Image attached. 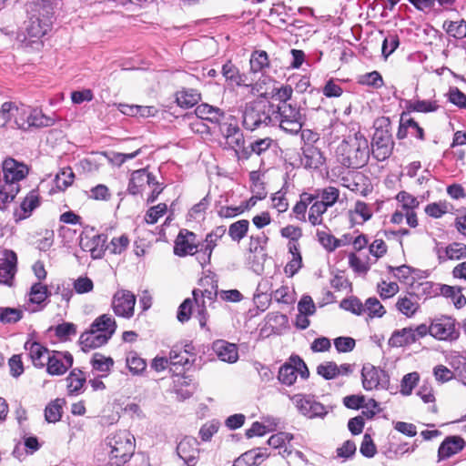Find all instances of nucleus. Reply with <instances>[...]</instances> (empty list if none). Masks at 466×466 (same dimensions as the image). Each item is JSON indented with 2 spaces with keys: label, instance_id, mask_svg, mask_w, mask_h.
I'll use <instances>...</instances> for the list:
<instances>
[{
  "label": "nucleus",
  "instance_id": "nucleus-40",
  "mask_svg": "<svg viewBox=\"0 0 466 466\" xmlns=\"http://www.w3.org/2000/svg\"><path fill=\"white\" fill-rule=\"evenodd\" d=\"M63 402V400L56 399L46 406L45 417L48 422H56L61 419Z\"/></svg>",
  "mask_w": 466,
  "mask_h": 466
},
{
  "label": "nucleus",
  "instance_id": "nucleus-57",
  "mask_svg": "<svg viewBox=\"0 0 466 466\" xmlns=\"http://www.w3.org/2000/svg\"><path fill=\"white\" fill-rule=\"evenodd\" d=\"M455 377L466 385V358L457 357L451 362Z\"/></svg>",
  "mask_w": 466,
  "mask_h": 466
},
{
  "label": "nucleus",
  "instance_id": "nucleus-32",
  "mask_svg": "<svg viewBox=\"0 0 466 466\" xmlns=\"http://www.w3.org/2000/svg\"><path fill=\"white\" fill-rule=\"evenodd\" d=\"M20 190V186H10L3 182L0 185V209H6L8 205L14 201Z\"/></svg>",
  "mask_w": 466,
  "mask_h": 466
},
{
  "label": "nucleus",
  "instance_id": "nucleus-64",
  "mask_svg": "<svg viewBox=\"0 0 466 466\" xmlns=\"http://www.w3.org/2000/svg\"><path fill=\"white\" fill-rule=\"evenodd\" d=\"M349 263L351 268L358 273H366L370 269V264L354 253L349 255Z\"/></svg>",
  "mask_w": 466,
  "mask_h": 466
},
{
  "label": "nucleus",
  "instance_id": "nucleus-19",
  "mask_svg": "<svg viewBox=\"0 0 466 466\" xmlns=\"http://www.w3.org/2000/svg\"><path fill=\"white\" fill-rule=\"evenodd\" d=\"M198 441L193 437H185L177 447V455L189 466L195 464L199 450Z\"/></svg>",
  "mask_w": 466,
  "mask_h": 466
},
{
  "label": "nucleus",
  "instance_id": "nucleus-59",
  "mask_svg": "<svg viewBox=\"0 0 466 466\" xmlns=\"http://www.w3.org/2000/svg\"><path fill=\"white\" fill-rule=\"evenodd\" d=\"M418 380L419 374L417 372H410L406 374L401 380L400 392L403 395H410L413 388L416 386Z\"/></svg>",
  "mask_w": 466,
  "mask_h": 466
},
{
  "label": "nucleus",
  "instance_id": "nucleus-8",
  "mask_svg": "<svg viewBox=\"0 0 466 466\" xmlns=\"http://www.w3.org/2000/svg\"><path fill=\"white\" fill-rule=\"evenodd\" d=\"M136 296L129 290H117L112 299V309L114 313L121 318L130 319L134 316Z\"/></svg>",
  "mask_w": 466,
  "mask_h": 466
},
{
  "label": "nucleus",
  "instance_id": "nucleus-15",
  "mask_svg": "<svg viewBox=\"0 0 466 466\" xmlns=\"http://www.w3.org/2000/svg\"><path fill=\"white\" fill-rule=\"evenodd\" d=\"M362 385L366 390L377 389L379 386H384L388 382V377L384 370L372 365H365L361 371Z\"/></svg>",
  "mask_w": 466,
  "mask_h": 466
},
{
  "label": "nucleus",
  "instance_id": "nucleus-11",
  "mask_svg": "<svg viewBox=\"0 0 466 466\" xmlns=\"http://www.w3.org/2000/svg\"><path fill=\"white\" fill-rule=\"evenodd\" d=\"M372 155L379 161L388 158L391 153V137L388 130L376 128L372 137Z\"/></svg>",
  "mask_w": 466,
  "mask_h": 466
},
{
  "label": "nucleus",
  "instance_id": "nucleus-26",
  "mask_svg": "<svg viewBox=\"0 0 466 466\" xmlns=\"http://www.w3.org/2000/svg\"><path fill=\"white\" fill-rule=\"evenodd\" d=\"M324 157L321 151L312 145L302 147L301 165L305 168L317 169L322 166Z\"/></svg>",
  "mask_w": 466,
  "mask_h": 466
},
{
  "label": "nucleus",
  "instance_id": "nucleus-27",
  "mask_svg": "<svg viewBox=\"0 0 466 466\" xmlns=\"http://www.w3.org/2000/svg\"><path fill=\"white\" fill-rule=\"evenodd\" d=\"M195 112L198 117L213 123H220L225 116L224 112L220 108L208 104L198 106Z\"/></svg>",
  "mask_w": 466,
  "mask_h": 466
},
{
  "label": "nucleus",
  "instance_id": "nucleus-28",
  "mask_svg": "<svg viewBox=\"0 0 466 466\" xmlns=\"http://www.w3.org/2000/svg\"><path fill=\"white\" fill-rule=\"evenodd\" d=\"M415 342L412 328H403L395 330L389 339V345L391 347H404Z\"/></svg>",
  "mask_w": 466,
  "mask_h": 466
},
{
  "label": "nucleus",
  "instance_id": "nucleus-42",
  "mask_svg": "<svg viewBox=\"0 0 466 466\" xmlns=\"http://www.w3.org/2000/svg\"><path fill=\"white\" fill-rule=\"evenodd\" d=\"M126 362L130 372H132L134 375L141 373L147 367L146 361L136 352H129L127 355Z\"/></svg>",
  "mask_w": 466,
  "mask_h": 466
},
{
  "label": "nucleus",
  "instance_id": "nucleus-37",
  "mask_svg": "<svg viewBox=\"0 0 466 466\" xmlns=\"http://www.w3.org/2000/svg\"><path fill=\"white\" fill-rule=\"evenodd\" d=\"M249 222L247 219H240L232 223L228 228V236L234 241H240L248 233Z\"/></svg>",
  "mask_w": 466,
  "mask_h": 466
},
{
  "label": "nucleus",
  "instance_id": "nucleus-58",
  "mask_svg": "<svg viewBox=\"0 0 466 466\" xmlns=\"http://www.w3.org/2000/svg\"><path fill=\"white\" fill-rule=\"evenodd\" d=\"M317 237L319 243L326 248L328 251H333L338 248V240L333 235L326 231H317Z\"/></svg>",
  "mask_w": 466,
  "mask_h": 466
},
{
  "label": "nucleus",
  "instance_id": "nucleus-20",
  "mask_svg": "<svg viewBox=\"0 0 466 466\" xmlns=\"http://www.w3.org/2000/svg\"><path fill=\"white\" fill-rule=\"evenodd\" d=\"M98 331L99 329L96 330L91 327L89 330L81 334L79 340L84 351H89L93 349L99 348L108 341L110 339V332L107 331L104 335Z\"/></svg>",
  "mask_w": 466,
  "mask_h": 466
},
{
  "label": "nucleus",
  "instance_id": "nucleus-52",
  "mask_svg": "<svg viewBox=\"0 0 466 466\" xmlns=\"http://www.w3.org/2000/svg\"><path fill=\"white\" fill-rule=\"evenodd\" d=\"M91 364L94 370L101 372H107L113 366L114 361L109 357H105L104 355L96 353L91 360Z\"/></svg>",
  "mask_w": 466,
  "mask_h": 466
},
{
  "label": "nucleus",
  "instance_id": "nucleus-7",
  "mask_svg": "<svg viewBox=\"0 0 466 466\" xmlns=\"http://www.w3.org/2000/svg\"><path fill=\"white\" fill-rule=\"evenodd\" d=\"M299 374L302 379H307L309 372L305 362L297 357L291 358L289 363H285L279 368L278 378L282 384L291 386Z\"/></svg>",
  "mask_w": 466,
  "mask_h": 466
},
{
  "label": "nucleus",
  "instance_id": "nucleus-53",
  "mask_svg": "<svg viewBox=\"0 0 466 466\" xmlns=\"http://www.w3.org/2000/svg\"><path fill=\"white\" fill-rule=\"evenodd\" d=\"M167 210V206L165 203H159L157 206L151 207L145 215V221L147 224H155Z\"/></svg>",
  "mask_w": 466,
  "mask_h": 466
},
{
  "label": "nucleus",
  "instance_id": "nucleus-12",
  "mask_svg": "<svg viewBox=\"0 0 466 466\" xmlns=\"http://www.w3.org/2000/svg\"><path fill=\"white\" fill-rule=\"evenodd\" d=\"M73 365V356L67 351H52L46 363V371L52 376L65 374Z\"/></svg>",
  "mask_w": 466,
  "mask_h": 466
},
{
  "label": "nucleus",
  "instance_id": "nucleus-21",
  "mask_svg": "<svg viewBox=\"0 0 466 466\" xmlns=\"http://www.w3.org/2000/svg\"><path fill=\"white\" fill-rule=\"evenodd\" d=\"M465 446L466 441L461 437L457 435L448 436L443 440L439 447V459H448L461 451Z\"/></svg>",
  "mask_w": 466,
  "mask_h": 466
},
{
  "label": "nucleus",
  "instance_id": "nucleus-62",
  "mask_svg": "<svg viewBox=\"0 0 466 466\" xmlns=\"http://www.w3.org/2000/svg\"><path fill=\"white\" fill-rule=\"evenodd\" d=\"M340 307L349 310L356 315L363 314L364 304L357 298H350L343 299L340 303Z\"/></svg>",
  "mask_w": 466,
  "mask_h": 466
},
{
  "label": "nucleus",
  "instance_id": "nucleus-54",
  "mask_svg": "<svg viewBox=\"0 0 466 466\" xmlns=\"http://www.w3.org/2000/svg\"><path fill=\"white\" fill-rule=\"evenodd\" d=\"M377 289L380 298L386 299L395 296L399 292L400 288L396 282H387L383 280L378 284Z\"/></svg>",
  "mask_w": 466,
  "mask_h": 466
},
{
  "label": "nucleus",
  "instance_id": "nucleus-33",
  "mask_svg": "<svg viewBox=\"0 0 466 466\" xmlns=\"http://www.w3.org/2000/svg\"><path fill=\"white\" fill-rule=\"evenodd\" d=\"M93 329H99V333L106 334L107 331L110 332V338L115 333L116 329V324L115 319L109 315L104 314L96 319V320L91 325Z\"/></svg>",
  "mask_w": 466,
  "mask_h": 466
},
{
  "label": "nucleus",
  "instance_id": "nucleus-6",
  "mask_svg": "<svg viewBox=\"0 0 466 466\" xmlns=\"http://www.w3.org/2000/svg\"><path fill=\"white\" fill-rule=\"evenodd\" d=\"M456 321L451 317L442 315L431 320V336L439 340L452 341L459 338Z\"/></svg>",
  "mask_w": 466,
  "mask_h": 466
},
{
  "label": "nucleus",
  "instance_id": "nucleus-47",
  "mask_svg": "<svg viewBox=\"0 0 466 466\" xmlns=\"http://www.w3.org/2000/svg\"><path fill=\"white\" fill-rule=\"evenodd\" d=\"M222 75L226 80L230 81L232 84L239 86L243 82V76L239 74L238 67L230 61L223 66Z\"/></svg>",
  "mask_w": 466,
  "mask_h": 466
},
{
  "label": "nucleus",
  "instance_id": "nucleus-51",
  "mask_svg": "<svg viewBox=\"0 0 466 466\" xmlns=\"http://www.w3.org/2000/svg\"><path fill=\"white\" fill-rule=\"evenodd\" d=\"M396 199L400 202L403 211L414 210L419 207V200L414 196L406 191H400Z\"/></svg>",
  "mask_w": 466,
  "mask_h": 466
},
{
  "label": "nucleus",
  "instance_id": "nucleus-44",
  "mask_svg": "<svg viewBox=\"0 0 466 466\" xmlns=\"http://www.w3.org/2000/svg\"><path fill=\"white\" fill-rule=\"evenodd\" d=\"M169 361L172 366L186 367L191 365L189 351L185 349L184 350H171L169 353Z\"/></svg>",
  "mask_w": 466,
  "mask_h": 466
},
{
  "label": "nucleus",
  "instance_id": "nucleus-5",
  "mask_svg": "<svg viewBox=\"0 0 466 466\" xmlns=\"http://www.w3.org/2000/svg\"><path fill=\"white\" fill-rule=\"evenodd\" d=\"M273 113L272 103L266 100H256L246 104L242 115L243 127L253 131L260 126L271 125Z\"/></svg>",
  "mask_w": 466,
  "mask_h": 466
},
{
  "label": "nucleus",
  "instance_id": "nucleus-60",
  "mask_svg": "<svg viewBox=\"0 0 466 466\" xmlns=\"http://www.w3.org/2000/svg\"><path fill=\"white\" fill-rule=\"evenodd\" d=\"M445 253L449 259H460L466 257V245L461 243H452L446 248Z\"/></svg>",
  "mask_w": 466,
  "mask_h": 466
},
{
  "label": "nucleus",
  "instance_id": "nucleus-10",
  "mask_svg": "<svg viewBox=\"0 0 466 466\" xmlns=\"http://www.w3.org/2000/svg\"><path fill=\"white\" fill-rule=\"evenodd\" d=\"M106 236L95 234L91 231H85L80 236L79 246L84 251L90 253L95 259L101 258L106 250Z\"/></svg>",
  "mask_w": 466,
  "mask_h": 466
},
{
  "label": "nucleus",
  "instance_id": "nucleus-25",
  "mask_svg": "<svg viewBox=\"0 0 466 466\" xmlns=\"http://www.w3.org/2000/svg\"><path fill=\"white\" fill-rule=\"evenodd\" d=\"M212 350L222 361L234 363L238 359L237 346L226 340L218 339L215 341L212 345Z\"/></svg>",
  "mask_w": 466,
  "mask_h": 466
},
{
  "label": "nucleus",
  "instance_id": "nucleus-23",
  "mask_svg": "<svg viewBox=\"0 0 466 466\" xmlns=\"http://www.w3.org/2000/svg\"><path fill=\"white\" fill-rule=\"evenodd\" d=\"M395 308L400 313L410 319L416 315L420 306L419 299L415 294L407 293L397 299Z\"/></svg>",
  "mask_w": 466,
  "mask_h": 466
},
{
  "label": "nucleus",
  "instance_id": "nucleus-4",
  "mask_svg": "<svg viewBox=\"0 0 466 466\" xmlns=\"http://www.w3.org/2000/svg\"><path fill=\"white\" fill-rule=\"evenodd\" d=\"M107 445L110 448V462L116 466H121L128 461L136 448L134 436L127 431H118L109 437Z\"/></svg>",
  "mask_w": 466,
  "mask_h": 466
},
{
  "label": "nucleus",
  "instance_id": "nucleus-22",
  "mask_svg": "<svg viewBox=\"0 0 466 466\" xmlns=\"http://www.w3.org/2000/svg\"><path fill=\"white\" fill-rule=\"evenodd\" d=\"M25 350L28 351L34 366L37 368L45 367L52 353L42 344L30 340L25 343Z\"/></svg>",
  "mask_w": 466,
  "mask_h": 466
},
{
  "label": "nucleus",
  "instance_id": "nucleus-49",
  "mask_svg": "<svg viewBox=\"0 0 466 466\" xmlns=\"http://www.w3.org/2000/svg\"><path fill=\"white\" fill-rule=\"evenodd\" d=\"M75 174L71 167L63 168L56 177V187L64 190L74 182Z\"/></svg>",
  "mask_w": 466,
  "mask_h": 466
},
{
  "label": "nucleus",
  "instance_id": "nucleus-29",
  "mask_svg": "<svg viewBox=\"0 0 466 466\" xmlns=\"http://www.w3.org/2000/svg\"><path fill=\"white\" fill-rule=\"evenodd\" d=\"M86 376L83 371L78 369L71 370L66 378V387L70 395L79 394L86 383Z\"/></svg>",
  "mask_w": 466,
  "mask_h": 466
},
{
  "label": "nucleus",
  "instance_id": "nucleus-9",
  "mask_svg": "<svg viewBox=\"0 0 466 466\" xmlns=\"http://www.w3.org/2000/svg\"><path fill=\"white\" fill-rule=\"evenodd\" d=\"M4 183L12 186H20L19 182L26 177L29 173L28 167L12 157H7L2 162Z\"/></svg>",
  "mask_w": 466,
  "mask_h": 466
},
{
  "label": "nucleus",
  "instance_id": "nucleus-31",
  "mask_svg": "<svg viewBox=\"0 0 466 466\" xmlns=\"http://www.w3.org/2000/svg\"><path fill=\"white\" fill-rule=\"evenodd\" d=\"M350 217L351 221L356 223H363L368 221L372 217V211L370 207L363 201H357L354 205V208L350 210Z\"/></svg>",
  "mask_w": 466,
  "mask_h": 466
},
{
  "label": "nucleus",
  "instance_id": "nucleus-39",
  "mask_svg": "<svg viewBox=\"0 0 466 466\" xmlns=\"http://www.w3.org/2000/svg\"><path fill=\"white\" fill-rule=\"evenodd\" d=\"M364 313H367L370 318H380L386 313V310L377 298H369L364 303Z\"/></svg>",
  "mask_w": 466,
  "mask_h": 466
},
{
  "label": "nucleus",
  "instance_id": "nucleus-43",
  "mask_svg": "<svg viewBox=\"0 0 466 466\" xmlns=\"http://www.w3.org/2000/svg\"><path fill=\"white\" fill-rule=\"evenodd\" d=\"M49 30V25L42 23L38 18L31 19L26 27L27 35L30 37L40 38Z\"/></svg>",
  "mask_w": 466,
  "mask_h": 466
},
{
  "label": "nucleus",
  "instance_id": "nucleus-17",
  "mask_svg": "<svg viewBox=\"0 0 466 466\" xmlns=\"http://www.w3.org/2000/svg\"><path fill=\"white\" fill-rule=\"evenodd\" d=\"M49 292L46 285L36 282L33 284L27 294L28 300L24 305L25 309L30 312H36L43 309V303L48 298Z\"/></svg>",
  "mask_w": 466,
  "mask_h": 466
},
{
  "label": "nucleus",
  "instance_id": "nucleus-30",
  "mask_svg": "<svg viewBox=\"0 0 466 466\" xmlns=\"http://www.w3.org/2000/svg\"><path fill=\"white\" fill-rule=\"evenodd\" d=\"M176 100L180 107L189 108L200 100V94L196 89H183L176 95Z\"/></svg>",
  "mask_w": 466,
  "mask_h": 466
},
{
  "label": "nucleus",
  "instance_id": "nucleus-55",
  "mask_svg": "<svg viewBox=\"0 0 466 466\" xmlns=\"http://www.w3.org/2000/svg\"><path fill=\"white\" fill-rule=\"evenodd\" d=\"M129 245V239L126 235L113 238L106 249H109L113 254H121Z\"/></svg>",
  "mask_w": 466,
  "mask_h": 466
},
{
  "label": "nucleus",
  "instance_id": "nucleus-45",
  "mask_svg": "<svg viewBox=\"0 0 466 466\" xmlns=\"http://www.w3.org/2000/svg\"><path fill=\"white\" fill-rule=\"evenodd\" d=\"M328 210L322 203L315 201L309 211V221L312 226L321 225L323 218L322 215Z\"/></svg>",
  "mask_w": 466,
  "mask_h": 466
},
{
  "label": "nucleus",
  "instance_id": "nucleus-46",
  "mask_svg": "<svg viewBox=\"0 0 466 466\" xmlns=\"http://www.w3.org/2000/svg\"><path fill=\"white\" fill-rule=\"evenodd\" d=\"M317 372L325 380H332L340 374V369L335 362L328 361L319 364Z\"/></svg>",
  "mask_w": 466,
  "mask_h": 466
},
{
  "label": "nucleus",
  "instance_id": "nucleus-3",
  "mask_svg": "<svg viewBox=\"0 0 466 466\" xmlns=\"http://www.w3.org/2000/svg\"><path fill=\"white\" fill-rule=\"evenodd\" d=\"M271 126H279L289 134H298L305 121L306 116L301 108L291 103L272 104Z\"/></svg>",
  "mask_w": 466,
  "mask_h": 466
},
{
  "label": "nucleus",
  "instance_id": "nucleus-18",
  "mask_svg": "<svg viewBox=\"0 0 466 466\" xmlns=\"http://www.w3.org/2000/svg\"><path fill=\"white\" fill-rule=\"evenodd\" d=\"M224 231V229L218 228L216 232L208 234L205 241L198 245V251L194 252L202 268L210 262L213 249L217 246L218 239L222 236Z\"/></svg>",
  "mask_w": 466,
  "mask_h": 466
},
{
  "label": "nucleus",
  "instance_id": "nucleus-38",
  "mask_svg": "<svg viewBox=\"0 0 466 466\" xmlns=\"http://www.w3.org/2000/svg\"><path fill=\"white\" fill-rule=\"evenodd\" d=\"M438 107L437 102L431 100H415L407 103L408 111L430 113L436 111Z\"/></svg>",
  "mask_w": 466,
  "mask_h": 466
},
{
  "label": "nucleus",
  "instance_id": "nucleus-24",
  "mask_svg": "<svg viewBox=\"0 0 466 466\" xmlns=\"http://www.w3.org/2000/svg\"><path fill=\"white\" fill-rule=\"evenodd\" d=\"M39 194L35 190L30 191L21 202L19 209L14 212L15 220L20 221L29 218L33 210L39 206Z\"/></svg>",
  "mask_w": 466,
  "mask_h": 466
},
{
  "label": "nucleus",
  "instance_id": "nucleus-34",
  "mask_svg": "<svg viewBox=\"0 0 466 466\" xmlns=\"http://www.w3.org/2000/svg\"><path fill=\"white\" fill-rule=\"evenodd\" d=\"M266 423H260V422H254L251 427L247 430L246 435L248 438H252L254 436H263L268 431H273L277 425L278 421L275 419L267 420L265 421Z\"/></svg>",
  "mask_w": 466,
  "mask_h": 466
},
{
  "label": "nucleus",
  "instance_id": "nucleus-56",
  "mask_svg": "<svg viewBox=\"0 0 466 466\" xmlns=\"http://www.w3.org/2000/svg\"><path fill=\"white\" fill-rule=\"evenodd\" d=\"M450 205L447 202L431 203L426 206L425 213L432 218H439L449 211Z\"/></svg>",
  "mask_w": 466,
  "mask_h": 466
},
{
  "label": "nucleus",
  "instance_id": "nucleus-1",
  "mask_svg": "<svg viewBox=\"0 0 466 466\" xmlns=\"http://www.w3.org/2000/svg\"><path fill=\"white\" fill-rule=\"evenodd\" d=\"M338 161L344 167L358 168L369 160L370 148L367 138L356 133L342 140L336 149Z\"/></svg>",
  "mask_w": 466,
  "mask_h": 466
},
{
  "label": "nucleus",
  "instance_id": "nucleus-61",
  "mask_svg": "<svg viewBox=\"0 0 466 466\" xmlns=\"http://www.w3.org/2000/svg\"><path fill=\"white\" fill-rule=\"evenodd\" d=\"M433 375L435 380L441 383L448 382L455 377L454 370L452 371L441 364L434 367Z\"/></svg>",
  "mask_w": 466,
  "mask_h": 466
},
{
  "label": "nucleus",
  "instance_id": "nucleus-2",
  "mask_svg": "<svg viewBox=\"0 0 466 466\" xmlns=\"http://www.w3.org/2000/svg\"><path fill=\"white\" fill-rule=\"evenodd\" d=\"M10 114L11 122L23 130L50 127L55 123V120L43 114L41 109L22 103L10 101Z\"/></svg>",
  "mask_w": 466,
  "mask_h": 466
},
{
  "label": "nucleus",
  "instance_id": "nucleus-13",
  "mask_svg": "<svg viewBox=\"0 0 466 466\" xmlns=\"http://www.w3.org/2000/svg\"><path fill=\"white\" fill-rule=\"evenodd\" d=\"M16 254L14 251H0V284H12L16 271Z\"/></svg>",
  "mask_w": 466,
  "mask_h": 466
},
{
  "label": "nucleus",
  "instance_id": "nucleus-35",
  "mask_svg": "<svg viewBox=\"0 0 466 466\" xmlns=\"http://www.w3.org/2000/svg\"><path fill=\"white\" fill-rule=\"evenodd\" d=\"M316 192H319V198H321L319 202L328 208L334 206L339 198V190L332 186L322 189H316Z\"/></svg>",
  "mask_w": 466,
  "mask_h": 466
},
{
  "label": "nucleus",
  "instance_id": "nucleus-41",
  "mask_svg": "<svg viewBox=\"0 0 466 466\" xmlns=\"http://www.w3.org/2000/svg\"><path fill=\"white\" fill-rule=\"evenodd\" d=\"M23 318V310L15 308H0V322L3 324L16 323Z\"/></svg>",
  "mask_w": 466,
  "mask_h": 466
},
{
  "label": "nucleus",
  "instance_id": "nucleus-36",
  "mask_svg": "<svg viewBox=\"0 0 466 466\" xmlns=\"http://www.w3.org/2000/svg\"><path fill=\"white\" fill-rule=\"evenodd\" d=\"M249 64L250 70L253 73L262 72L269 66L268 54L262 50L254 51L250 56Z\"/></svg>",
  "mask_w": 466,
  "mask_h": 466
},
{
  "label": "nucleus",
  "instance_id": "nucleus-50",
  "mask_svg": "<svg viewBox=\"0 0 466 466\" xmlns=\"http://www.w3.org/2000/svg\"><path fill=\"white\" fill-rule=\"evenodd\" d=\"M262 458L260 453H256L253 451H248L239 456L235 461L233 466H258Z\"/></svg>",
  "mask_w": 466,
  "mask_h": 466
},
{
  "label": "nucleus",
  "instance_id": "nucleus-48",
  "mask_svg": "<svg viewBox=\"0 0 466 466\" xmlns=\"http://www.w3.org/2000/svg\"><path fill=\"white\" fill-rule=\"evenodd\" d=\"M447 33L455 38L466 36V23L464 21H450L444 24Z\"/></svg>",
  "mask_w": 466,
  "mask_h": 466
},
{
  "label": "nucleus",
  "instance_id": "nucleus-16",
  "mask_svg": "<svg viewBox=\"0 0 466 466\" xmlns=\"http://www.w3.org/2000/svg\"><path fill=\"white\" fill-rule=\"evenodd\" d=\"M156 177L146 169H138L131 174L128 192L132 195L142 194L147 187L155 186Z\"/></svg>",
  "mask_w": 466,
  "mask_h": 466
},
{
  "label": "nucleus",
  "instance_id": "nucleus-63",
  "mask_svg": "<svg viewBox=\"0 0 466 466\" xmlns=\"http://www.w3.org/2000/svg\"><path fill=\"white\" fill-rule=\"evenodd\" d=\"M291 400H293V403L296 405V407L298 408V410H299V412L302 415H304V416L311 415V412H310V409L312 408L311 400H309V399H306L301 394L294 395L291 398Z\"/></svg>",
  "mask_w": 466,
  "mask_h": 466
},
{
  "label": "nucleus",
  "instance_id": "nucleus-14",
  "mask_svg": "<svg viewBox=\"0 0 466 466\" xmlns=\"http://www.w3.org/2000/svg\"><path fill=\"white\" fill-rule=\"evenodd\" d=\"M198 245L196 234L184 229L177 237L174 253L179 257L194 255V252L198 251Z\"/></svg>",
  "mask_w": 466,
  "mask_h": 466
}]
</instances>
